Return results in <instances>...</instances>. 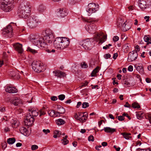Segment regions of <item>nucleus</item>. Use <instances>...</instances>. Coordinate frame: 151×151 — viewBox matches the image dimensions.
<instances>
[{
  "instance_id": "f257e3e1",
  "label": "nucleus",
  "mask_w": 151,
  "mask_h": 151,
  "mask_svg": "<svg viewBox=\"0 0 151 151\" xmlns=\"http://www.w3.org/2000/svg\"><path fill=\"white\" fill-rule=\"evenodd\" d=\"M54 37L53 31L50 29H47L43 31L41 36L38 35H32L29 37L30 41L35 45L41 48L47 47V43H51Z\"/></svg>"
},
{
  "instance_id": "f03ea898",
  "label": "nucleus",
  "mask_w": 151,
  "mask_h": 151,
  "mask_svg": "<svg viewBox=\"0 0 151 151\" xmlns=\"http://www.w3.org/2000/svg\"><path fill=\"white\" fill-rule=\"evenodd\" d=\"M31 6L29 3L27 1L22 2L19 6L18 11L19 16L24 18H25L30 14Z\"/></svg>"
},
{
  "instance_id": "7ed1b4c3",
  "label": "nucleus",
  "mask_w": 151,
  "mask_h": 151,
  "mask_svg": "<svg viewBox=\"0 0 151 151\" xmlns=\"http://www.w3.org/2000/svg\"><path fill=\"white\" fill-rule=\"evenodd\" d=\"M38 114V110L34 108L29 110V112L27 114L26 118L24 121L25 125L28 126H31L34 123V117L37 116Z\"/></svg>"
},
{
  "instance_id": "20e7f679",
  "label": "nucleus",
  "mask_w": 151,
  "mask_h": 151,
  "mask_svg": "<svg viewBox=\"0 0 151 151\" xmlns=\"http://www.w3.org/2000/svg\"><path fill=\"white\" fill-rule=\"evenodd\" d=\"M1 4L0 7L4 11L8 12L11 11L14 8L12 4L13 0H3Z\"/></svg>"
},
{
  "instance_id": "39448f33",
  "label": "nucleus",
  "mask_w": 151,
  "mask_h": 151,
  "mask_svg": "<svg viewBox=\"0 0 151 151\" xmlns=\"http://www.w3.org/2000/svg\"><path fill=\"white\" fill-rule=\"evenodd\" d=\"M86 21L88 22L91 23L92 24H90L89 25L86 26L85 27L86 29L90 34H94L96 29V26L93 24L97 21L94 18H92L87 19Z\"/></svg>"
},
{
  "instance_id": "423d86ee",
  "label": "nucleus",
  "mask_w": 151,
  "mask_h": 151,
  "mask_svg": "<svg viewBox=\"0 0 151 151\" xmlns=\"http://www.w3.org/2000/svg\"><path fill=\"white\" fill-rule=\"evenodd\" d=\"M32 69L36 72L39 73L44 71L45 68L42 63L39 61H34L32 64Z\"/></svg>"
},
{
  "instance_id": "0eeeda50",
  "label": "nucleus",
  "mask_w": 151,
  "mask_h": 151,
  "mask_svg": "<svg viewBox=\"0 0 151 151\" xmlns=\"http://www.w3.org/2000/svg\"><path fill=\"white\" fill-rule=\"evenodd\" d=\"M39 20L36 17L31 16L27 19V25L31 28H34L37 27L38 24Z\"/></svg>"
},
{
  "instance_id": "6e6552de",
  "label": "nucleus",
  "mask_w": 151,
  "mask_h": 151,
  "mask_svg": "<svg viewBox=\"0 0 151 151\" xmlns=\"http://www.w3.org/2000/svg\"><path fill=\"white\" fill-rule=\"evenodd\" d=\"M91 39L87 38L79 42V45L85 50H90L92 47L91 45Z\"/></svg>"
},
{
  "instance_id": "1a4fd4ad",
  "label": "nucleus",
  "mask_w": 151,
  "mask_h": 151,
  "mask_svg": "<svg viewBox=\"0 0 151 151\" xmlns=\"http://www.w3.org/2000/svg\"><path fill=\"white\" fill-rule=\"evenodd\" d=\"M106 36L103 35V33H97L94 37V39L97 42L99 41V43L102 44L106 39Z\"/></svg>"
},
{
  "instance_id": "9d476101",
  "label": "nucleus",
  "mask_w": 151,
  "mask_h": 151,
  "mask_svg": "<svg viewBox=\"0 0 151 151\" xmlns=\"http://www.w3.org/2000/svg\"><path fill=\"white\" fill-rule=\"evenodd\" d=\"M116 24L118 27L120 28L124 31H127L129 29L130 27L128 28L124 27L125 26V22L121 18L118 19Z\"/></svg>"
},
{
  "instance_id": "9b49d317",
  "label": "nucleus",
  "mask_w": 151,
  "mask_h": 151,
  "mask_svg": "<svg viewBox=\"0 0 151 151\" xmlns=\"http://www.w3.org/2000/svg\"><path fill=\"white\" fill-rule=\"evenodd\" d=\"M96 4L93 3H90L88 5V8L87 9V12L89 13L88 16H90L92 13L95 12L97 11Z\"/></svg>"
},
{
  "instance_id": "f8f14e48",
  "label": "nucleus",
  "mask_w": 151,
  "mask_h": 151,
  "mask_svg": "<svg viewBox=\"0 0 151 151\" xmlns=\"http://www.w3.org/2000/svg\"><path fill=\"white\" fill-rule=\"evenodd\" d=\"M137 51H133L130 52L127 58L128 62H131L135 60L137 57Z\"/></svg>"
},
{
  "instance_id": "ddd939ff",
  "label": "nucleus",
  "mask_w": 151,
  "mask_h": 151,
  "mask_svg": "<svg viewBox=\"0 0 151 151\" xmlns=\"http://www.w3.org/2000/svg\"><path fill=\"white\" fill-rule=\"evenodd\" d=\"M149 2L150 0H139V6L142 10H144L147 8Z\"/></svg>"
},
{
  "instance_id": "4468645a",
  "label": "nucleus",
  "mask_w": 151,
  "mask_h": 151,
  "mask_svg": "<svg viewBox=\"0 0 151 151\" xmlns=\"http://www.w3.org/2000/svg\"><path fill=\"white\" fill-rule=\"evenodd\" d=\"M63 38V37H58L55 39L53 42L54 45L55 47L58 49H60Z\"/></svg>"
},
{
  "instance_id": "2eb2a0df",
  "label": "nucleus",
  "mask_w": 151,
  "mask_h": 151,
  "mask_svg": "<svg viewBox=\"0 0 151 151\" xmlns=\"http://www.w3.org/2000/svg\"><path fill=\"white\" fill-rule=\"evenodd\" d=\"M70 43L69 39L68 38L63 37L62 42L61 46L60 47L61 50H63L68 47Z\"/></svg>"
},
{
  "instance_id": "dca6fc26",
  "label": "nucleus",
  "mask_w": 151,
  "mask_h": 151,
  "mask_svg": "<svg viewBox=\"0 0 151 151\" xmlns=\"http://www.w3.org/2000/svg\"><path fill=\"white\" fill-rule=\"evenodd\" d=\"M68 14V11L65 9L60 8L57 10V15L60 18L64 17L67 15Z\"/></svg>"
},
{
  "instance_id": "f3484780",
  "label": "nucleus",
  "mask_w": 151,
  "mask_h": 151,
  "mask_svg": "<svg viewBox=\"0 0 151 151\" xmlns=\"http://www.w3.org/2000/svg\"><path fill=\"white\" fill-rule=\"evenodd\" d=\"M4 32L5 34H6L8 36L11 37H12V28L10 24L8 25L4 30Z\"/></svg>"
},
{
  "instance_id": "a211bd4d",
  "label": "nucleus",
  "mask_w": 151,
  "mask_h": 151,
  "mask_svg": "<svg viewBox=\"0 0 151 151\" xmlns=\"http://www.w3.org/2000/svg\"><path fill=\"white\" fill-rule=\"evenodd\" d=\"M13 46L15 49L19 53H22L23 52L22 44L19 43H17L14 44Z\"/></svg>"
},
{
  "instance_id": "6ab92c4d",
  "label": "nucleus",
  "mask_w": 151,
  "mask_h": 151,
  "mask_svg": "<svg viewBox=\"0 0 151 151\" xmlns=\"http://www.w3.org/2000/svg\"><path fill=\"white\" fill-rule=\"evenodd\" d=\"M9 75L12 78L14 79H18L20 77L19 73L17 71H11L9 73Z\"/></svg>"
},
{
  "instance_id": "aec40b11",
  "label": "nucleus",
  "mask_w": 151,
  "mask_h": 151,
  "mask_svg": "<svg viewBox=\"0 0 151 151\" xmlns=\"http://www.w3.org/2000/svg\"><path fill=\"white\" fill-rule=\"evenodd\" d=\"M5 91L9 93H14L17 92V90L15 88L8 86L6 89Z\"/></svg>"
},
{
  "instance_id": "412c9836",
  "label": "nucleus",
  "mask_w": 151,
  "mask_h": 151,
  "mask_svg": "<svg viewBox=\"0 0 151 151\" xmlns=\"http://www.w3.org/2000/svg\"><path fill=\"white\" fill-rule=\"evenodd\" d=\"M11 103L15 106H16L19 104H22V101L20 99L15 98L12 101Z\"/></svg>"
},
{
  "instance_id": "4be33fe9",
  "label": "nucleus",
  "mask_w": 151,
  "mask_h": 151,
  "mask_svg": "<svg viewBox=\"0 0 151 151\" xmlns=\"http://www.w3.org/2000/svg\"><path fill=\"white\" fill-rule=\"evenodd\" d=\"M20 131L21 133L25 136L29 135V133L28 129L25 127H22L20 128Z\"/></svg>"
},
{
  "instance_id": "5701e85b",
  "label": "nucleus",
  "mask_w": 151,
  "mask_h": 151,
  "mask_svg": "<svg viewBox=\"0 0 151 151\" xmlns=\"http://www.w3.org/2000/svg\"><path fill=\"white\" fill-rule=\"evenodd\" d=\"M12 127L14 128H17L19 125L20 123L16 119H14L11 122Z\"/></svg>"
},
{
  "instance_id": "b1692460",
  "label": "nucleus",
  "mask_w": 151,
  "mask_h": 151,
  "mask_svg": "<svg viewBox=\"0 0 151 151\" xmlns=\"http://www.w3.org/2000/svg\"><path fill=\"white\" fill-rule=\"evenodd\" d=\"M53 73L55 74V76L59 77H64L65 75V73L59 70L57 71H53Z\"/></svg>"
},
{
  "instance_id": "393cba45",
  "label": "nucleus",
  "mask_w": 151,
  "mask_h": 151,
  "mask_svg": "<svg viewBox=\"0 0 151 151\" xmlns=\"http://www.w3.org/2000/svg\"><path fill=\"white\" fill-rule=\"evenodd\" d=\"M104 131L107 133H112L116 132V129L114 128H112L110 127H105L104 128Z\"/></svg>"
},
{
  "instance_id": "a878e982",
  "label": "nucleus",
  "mask_w": 151,
  "mask_h": 151,
  "mask_svg": "<svg viewBox=\"0 0 151 151\" xmlns=\"http://www.w3.org/2000/svg\"><path fill=\"white\" fill-rule=\"evenodd\" d=\"M83 116L80 117L79 121L82 123H83L85 122L87 119V117L88 115L87 113L86 112L83 113Z\"/></svg>"
},
{
  "instance_id": "bb28decb",
  "label": "nucleus",
  "mask_w": 151,
  "mask_h": 151,
  "mask_svg": "<svg viewBox=\"0 0 151 151\" xmlns=\"http://www.w3.org/2000/svg\"><path fill=\"white\" fill-rule=\"evenodd\" d=\"M121 134L123 135V137L126 139H129L131 138L130 136L131 134L129 133L122 132L121 133Z\"/></svg>"
},
{
  "instance_id": "cd10ccee",
  "label": "nucleus",
  "mask_w": 151,
  "mask_h": 151,
  "mask_svg": "<svg viewBox=\"0 0 151 151\" xmlns=\"http://www.w3.org/2000/svg\"><path fill=\"white\" fill-rule=\"evenodd\" d=\"M144 39L145 42H147V45L149 44H151V38L149 35H145L144 37Z\"/></svg>"
},
{
  "instance_id": "c85d7f7f",
  "label": "nucleus",
  "mask_w": 151,
  "mask_h": 151,
  "mask_svg": "<svg viewBox=\"0 0 151 151\" xmlns=\"http://www.w3.org/2000/svg\"><path fill=\"white\" fill-rule=\"evenodd\" d=\"M83 116V113L78 112V113H75L74 115L75 119L76 120H79L80 117Z\"/></svg>"
},
{
  "instance_id": "c756f323",
  "label": "nucleus",
  "mask_w": 151,
  "mask_h": 151,
  "mask_svg": "<svg viewBox=\"0 0 151 151\" xmlns=\"http://www.w3.org/2000/svg\"><path fill=\"white\" fill-rule=\"evenodd\" d=\"M99 67L98 66L97 67L92 71L91 74V76L92 77L95 76L96 75V74L99 71Z\"/></svg>"
},
{
  "instance_id": "7c9ffc66",
  "label": "nucleus",
  "mask_w": 151,
  "mask_h": 151,
  "mask_svg": "<svg viewBox=\"0 0 151 151\" xmlns=\"http://www.w3.org/2000/svg\"><path fill=\"white\" fill-rule=\"evenodd\" d=\"M56 124L58 125H60L63 124L65 123V122L63 119H58L56 120L55 121Z\"/></svg>"
},
{
  "instance_id": "2f4dec72",
  "label": "nucleus",
  "mask_w": 151,
  "mask_h": 151,
  "mask_svg": "<svg viewBox=\"0 0 151 151\" xmlns=\"http://www.w3.org/2000/svg\"><path fill=\"white\" fill-rule=\"evenodd\" d=\"M15 142V139L14 138H8L7 141V143L9 144H12Z\"/></svg>"
},
{
  "instance_id": "473e14b6",
  "label": "nucleus",
  "mask_w": 151,
  "mask_h": 151,
  "mask_svg": "<svg viewBox=\"0 0 151 151\" xmlns=\"http://www.w3.org/2000/svg\"><path fill=\"white\" fill-rule=\"evenodd\" d=\"M144 113L141 112H138L136 114V116L137 118L139 119H141L143 117Z\"/></svg>"
},
{
  "instance_id": "72a5a7b5",
  "label": "nucleus",
  "mask_w": 151,
  "mask_h": 151,
  "mask_svg": "<svg viewBox=\"0 0 151 151\" xmlns=\"http://www.w3.org/2000/svg\"><path fill=\"white\" fill-rule=\"evenodd\" d=\"M37 10L39 12H43L45 10V7L43 5L41 4L39 6Z\"/></svg>"
},
{
  "instance_id": "f704fd0d",
  "label": "nucleus",
  "mask_w": 151,
  "mask_h": 151,
  "mask_svg": "<svg viewBox=\"0 0 151 151\" xmlns=\"http://www.w3.org/2000/svg\"><path fill=\"white\" fill-rule=\"evenodd\" d=\"M136 69L140 73H143L144 69L142 66H137L136 67Z\"/></svg>"
},
{
  "instance_id": "c9c22d12",
  "label": "nucleus",
  "mask_w": 151,
  "mask_h": 151,
  "mask_svg": "<svg viewBox=\"0 0 151 151\" xmlns=\"http://www.w3.org/2000/svg\"><path fill=\"white\" fill-rule=\"evenodd\" d=\"M80 1V0H68V3L70 5H73Z\"/></svg>"
},
{
  "instance_id": "e433bc0d",
  "label": "nucleus",
  "mask_w": 151,
  "mask_h": 151,
  "mask_svg": "<svg viewBox=\"0 0 151 151\" xmlns=\"http://www.w3.org/2000/svg\"><path fill=\"white\" fill-rule=\"evenodd\" d=\"M68 136L66 135L63 139H62V143L64 145H67L68 142V140L67 139Z\"/></svg>"
},
{
  "instance_id": "4c0bfd02",
  "label": "nucleus",
  "mask_w": 151,
  "mask_h": 151,
  "mask_svg": "<svg viewBox=\"0 0 151 151\" xmlns=\"http://www.w3.org/2000/svg\"><path fill=\"white\" fill-rule=\"evenodd\" d=\"M58 110L59 113H60L61 114H63L65 112V109L61 106H59V107H58Z\"/></svg>"
},
{
  "instance_id": "58836bf2",
  "label": "nucleus",
  "mask_w": 151,
  "mask_h": 151,
  "mask_svg": "<svg viewBox=\"0 0 151 151\" xmlns=\"http://www.w3.org/2000/svg\"><path fill=\"white\" fill-rule=\"evenodd\" d=\"M132 106L134 109H139L140 108V106L139 104L136 102L132 104Z\"/></svg>"
},
{
  "instance_id": "ea45409f",
  "label": "nucleus",
  "mask_w": 151,
  "mask_h": 151,
  "mask_svg": "<svg viewBox=\"0 0 151 151\" xmlns=\"http://www.w3.org/2000/svg\"><path fill=\"white\" fill-rule=\"evenodd\" d=\"M49 115L51 117H55V112L54 110H50L48 111Z\"/></svg>"
},
{
  "instance_id": "a19ab883",
  "label": "nucleus",
  "mask_w": 151,
  "mask_h": 151,
  "mask_svg": "<svg viewBox=\"0 0 151 151\" xmlns=\"http://www.w3.org/2000/svg\"><path fill=\"white\" fill-rule=\"evenodd\" d=\"M27 51H29L32 52L33 54H35L37 52V51L36 50H35L29 47H28L27 48Z\"/></svg>"
},
{
  "instance_id": "79ce46f5",
  "label": "nucleus",
  "mask_w": 151,
  "mask_h": 151,
  "mask_svg": "<svg viewBox=\"0 0 151 151\" xmlns=\"http://www.w3.org/2000/svg\"><path fill=\"white\" fill-rule=\"evenodd\" d=\"M145 117L146 119H148L149 120L150 123L151 124V113H147L146 114Z\"/></svg>"
},
{
  "instance_id": "37998d69",
  "label": "nucleus",
  "mask_w": 151,
  "mask_h": 151,
  "mask_svg": "<svg viewBox=\"0 0 151 151\" xmlns=\"http://www.w3.org/2000/svg\"><path fill=\"white\" fill-rule=\"evenodd\" d=\"M40 116L42 115H43L45 114V107H43L42 109L40 111Z\"/></svg>"
},
{
  "instance_id": "c03bdc74",
  "label": "nucleus",
  "mask_w": 151,
  "mask_h": 151,
  "mask_svg": "<svg viewBox=\"0 0 151 151\" xmlns=\"http://www.w3.org/2000/svg\"><path fill=\"white\" fill-rule=\"evenodd\" d=\"M89 104L88 103L83 102L82 104V107L83 108H85L89 106Z\"/></svg>"
},
{
  "instance_id": "a18cd8bd",
  "label": "nucleus",
  "mask_w": 151,
  "mask_h": 151,
  "mask_svg": "<svg viewBox=\"0 0 151 151\" xmlns=\"http://www.w3.org/2000/svg\"><path fill=\"white\" fill-rule=\"evenodd\" d=\"M58 97L60 100L63 101L65 99V96L64 94H61L58 96Z\"/></svg>"
},
{
  "instance_id": "49530a36",
  "label": "nucleus",
  "mask_w": 151,
  "mask_h": 151,
  "mask_svg": "<svg viewBox=\"0 0 151 151\" xmlns=\"http://www.w3.org/2000/svg\"><path fill=\"white\" fill-rule=\"evenodd\" d=\"M54 134H55L58 136V137H60L61 133L58 130H55L54 132Z\"/></svg>"
},
{
  "instance_id": "de8ad7c7",
  "label": "nucleus",
  "mask_w": 151,
  "mask_h": 151,
  "mask_svg": "<svg viewBox=\"0 0 151 151\" xmlns=\"http://www.w3.org/2000/svg\"><path fill=\"white\" fill-rule=\"evenodd\" d=\"M88 140L89 141L93 142L94 140V137L93 135H91L88 137Z\"/></svg>"
},
{
  "instance_id": "09e8293b",
  "label": "nucleus",
  "mask_w": 151,
  "mask_h": 151,
  "mask_svg": "<svg viewBox=\"0 0 151 151\" xmlns=\"http://www.w3.org/2000/svg\"><path fill=\"white\" fill-rule=\"evenodd\" d=\"M81 66L82 68H86L88 67V65L87 64H86L85 62L81 63Z\"/></svg>"
},
{
  "instance_id": "8fccbe9b",
  "label": "nucleus",
  "mask_w": 151,
  "mask_h": 151,
  "mask_svg": "<svg viewBox=\"0 0 151 151\" xmlns=\"http://www.w3.org/2000/svg\"><path fill=\"white\" fill-rule=\"evenodd\" d=\"M123 48L124 50H125L126 51H127L129 49V47L128 46V44H125L123 46Z\"/></svg>"
},
{
  "instance_id": "3c124183",
  "label": "nucleus",
  "mask_w": 151,
  "mask_h": 151,
  "mask_svg": "<svg viewBox=\"0 0 151 151\" xmlns=\"http://www.w3.org/2000/svg\"><path fill=\"white\" fill-rule=\"evenodd\" d=\"M38 146L36 145H32L31 146V149L32 150H34L38 149Z\"/></svg>"
},
{
  "instance_id": "603ef678",
  "label": "nucleus",
  "mask_w": 151,
  "mask_h": 151,
  "mask_svg": "<svg viewBox=\"0 0 151 151\" xmlns=\"http://www.w3.org/2000/svg\"><path fill=\"white\" fill-rule=\"evenodd\" d=\"M112 45L111 44H109L108 45H106L105 46L103 47V49H104L106 50L109 48V47Z\"/></svg>"
},
{
  "instance_id": "864d4df0",
  "label": "nucleus",
  "mask_w": 151,
  "mask_h": 151,
  "mask_svg": "<svg viewBox=\"0 0 151 151\" xmlns=\"http://www.w3.org/2000/svg\"><path fill=\"white\" fill-rule=\"evenodd\" d=\"M42 132L43 133H44L45 134H47L48 133H49L50 132V131L49 129H43L42 130Z\"/></svg>"
},
{
  "instance_id": "5fc2aeb1",
  "label": "nucleus",
  "mask_w": 151,
  "mask_h": 151,
  "mask_svg": "<svg viewBox=\"0 0 151 151\" xmlns=\"http://www.w3.org/2000/svg\"><path fill=\"white\" fill-rule=\"evenodd\" d=\"M111 57V55L109 54H106L104 55V58L106 59H108Z\"/></svg>"
},
{
  "instance_id": "6e6d98bb",
  "label": "nucleus",
  "mask_w": 151,
  "mask_h": 151,
  "mask_svg": "<svg viewBox=\"0 0 151 151\" xmlns=\"http://www.w3.org/2000/svg\"><path fill=\"white\" fill-rule=\"evenodd\" d=\"M118 119L120 121H122L124 120V118L123 116H118Z\"/></svg>"
},
{
  "instance_id": "4d7b16f0",
  "label": "nucleus",
  "mask_w": 151,
  "mask_h": 151,
  "mask_svg": "<svg viewBox=\"0 0 151 151\" xmlns=\"http://www.w3.org/2000/svg\"><path fill=\"white\" fill-rule=\"evenodd\" d=\"M2 146L3 148L4 149L7 146V144L6 142H4L2 143Z\"/></svg>"
},
{
  "instance_id": "13d9d810",
  "label": "nucleus",
  "mask_w": 151,
  "mask_h": 151,
  "mask_svg": "<svg viewBox=\"0 0 151 151\" xmlns=\"http://www.w3.org/2000/svg\"><path fill=\"white\" fill-rule=\"evenodd\" d=\"M119 37L118 36H116L114 37L113 38V40L114 42H116L118 40Z\"/></svg>"
},
{
  "instance_id": "bf43d9fd",
  "label": "nucleus",
  "mask_w": 151,
  "mask_h": 151,
  "mask_svg": "<svg viewBox=\"0 0 151 151\" xmlns=\"http://www.w3.org/2000/svg\"><path fill=\"white\" fill-rule=\"evenodd\" d=\"M60 113H59V112L58 111H56L55 112V117L56 116H60Z\"/></svg>"
},
{
  "instance_id": "052dcab7",
  "label": "nucleus",
  "mask_w": 151,
  "mask_h": 151,
  "mask_svg": "<svg viewBox=\"0 0 151 151\" xmlns=\"http://www.w3.org/2000/svg\"><path fill=\"white\" fill-rule=\"evenodd\" d=\"M124 106L126 107L130 108L131 107V105L129 104L127 102L124 105Z\"/></svg>"
},
{
  "instance_id": "680f3d73",
  "label": "nucleus",
  "mask_w": 151,
  "mask_h": 151,
  "mask_svg": "<svg viewBox=\"0 0 151 151\" xmlns=\"http://www.w3.org/2000/svg\"><path fill=\"white\" fill-rule=\"evenodd\" d=\"M46 51L48 53H50L51 52H54L55 51V50L54 49H52V50L50 49H47L46 50Z\"/></svg>"
},
{
  "instance_id": "e2e57ef3",
  "label": "nucleus",
  "mask_w": 151,
  "mask_h": 151,
  "mask_svg": "<svg viewBox=\"0 0 151 151\" xmlns=\"http://www.w3.org/2000/svg\"><path fill=\"white\" fill-rule=\"evenodd\" d=\"M133 66L131 65H129L128 68V70L129 71H132L133 70Z\"/></svg>"
},
{
  "instance_id": "0e129e2a",
  "label": "nucleus",
  "mask_w": 151,
  "mask_h": 151,
  "mask_svg": "<svg viewBox=\"0 0 151 151\" xmlns=\"http://www.w3.org/2000/svg\"><path fill=\"white\" fill-rule=\"evenodd\" d=\"M57 99V97L56 96H53L51 97V100L53 101H56Z\"/></svg>"
},
{
  "instance_id": "69168bd1",
  "label": "nucleus",
  "mask_w": 151,
  "mask_h": 151,
  "mask_svg": "<svg viewBox=\"0 0 151 151\" xmlns=\"http://www.w3.org/2000/svg\"><path fill=\"white\" fill-rule=\"evenodd\" d=\"M134 7L133 6H130L128 7V8L129 11H132L134 9Z\"/></svg>"
},
{
  "instance_id": "338daca9",
  "label": "nucleus",
  "mask_w": 151,
  "mask_h": 151,
  "mask_svg": "<svg viewBox=\"0 0 151 151\" xmlns=\"http://www.w3.org/2000/svg\"><path fill=\"white\" fill-rule=\"evenodd\" d=\"M88 83V82L87 81H86L85 82V83H83V84H82L81 86V88L84 87V86H86L87 85Z\"/></svg>"
},
{
  "instance_id": "774afa93",
  "label": "nucleus",
  "mask_w": 151,
  "mask_h": 151,
  "mask_svg": "<svg viewBox=\"0 0 151 151\" xmlns=\"http://www.w3.org/2000/svg\"><path fill=\"white\" fill-rule=\"evenodd\" d=\"M118 55L117 53H115L114 54L113 56V58L114 59H116L117 57H118Z\"/></svg>"
}]
</instances>
